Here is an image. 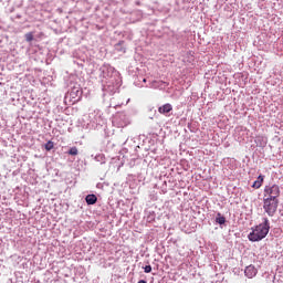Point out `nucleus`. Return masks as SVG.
Listing matches in <instances>:
<instances>
[{"label":"nucleus","instance_id":"f257e3e1","mask_svg":"<svg viewBox=\"0 0 283 283\" xmlns=\"http://www.w3.org/2000/svg\"><path fill=\"white\" fill-rule=\"evenodd\" d=\"M270 229L269 219H263V223L256 226L252 229V232L249 233L248 238L250 242H260V240H264V237L269 235Z\"/></svg>","mask_w":283,"mask_h":283},{"label":"nucleus","instance_id":"f03ea898","mask_svg":"<svg viewBox=\"0 0 283 283\" xmlns=\"http://www.w3.org/2000/svg\"><path fill=\"white\" fill-rule=\"evenodd\" d=\"M280 205L279 199L263 198V209L268 216L273 217L277 211Z\"/></svg>","mask_w":283,"mask_h":283},{"label":"nucleus","instance_id":"7ed1b4c3","mask_svg":"<svg viewBox=\"0 0 283 283\" xmlns=\"http://www.w3.org/2000/svg\"><path fill=\"white\" fill-rule=\"evenodd\" d=\"M263 198H271L272 200H277V198H280V186H265Z\"/></svg>","mask_w":283,"mask_h":283},{"label":"nucleus","instance_id":"20e7f679","mask_svg":"<svg viewBox=\"0 0 283 283\" xmlns=\"http://www.w3.org/2000/svg\"><path fill=\"white\" fill-rule=\"evenodd\" d=\"M244 274L247 277H249L250 280L255 277V275H258V269H255V266L253 265H249L245 268Z\"/></svg>","mask_w":283,"mask_h":283},{"label":"nucleus","instance_id":"39448f33","mask_svg":"<svg viewBox=\"0 0 283 283\" xmlns=\"http://www.w3.org/2000/svg\"><path fill=\"white\" fill-rule=\"evenodd\" d=\"M171 109H174V106H171V104H169V103L164 104L163 106L158 107L159 114H169V112H171Z\"/></svg>","mask_w":283,"mask_h":283},{"label":"nucleus","instance_id":"423d86ee","mask_svg":"<svg viewBox=\"0 0 283 283\" xmlns=\"http://www.w3.org/2000/svg\"><path fill=\"white\" fill-rule=\"evenodd\" d=\"M255 144H256V147H265L266 145V137L262 136V135H259L255 137Z\"/></svg>","mask_w":283,"mask_h":283},{"label":"nucleus","instance_id":"0eeeda50","mask_svg":"<svg viewBox=\"0 0 283 283\" xmlns=\"http://www.w3.org/2000/svg\"><path fill=\"white\" fill-rule=\"evenodd\" d=\"M85 200L87 205H96L98 198L96 197V195H88L86 196Z\"/></svg>","mask_w":283,"mask_h":283},{"label":"nucleus","instance_id":"6e6552de","mask_svg":"<svg viewBox=\"0 0 283 283\" xmlns=\"http://www.w3.org/2000/svg\"><path fill=\"white\" fill-rule=\"evenodd\" d=\"M44 149H46V151H52V149H54V142L49 140V142L44 145Z\"/></svg>","mask_w":283,"mask_h":283},{"label":"nucleus","instance_id":"1a4fd4ad","mask_svg":"<svg viewBox=\"0 0 283 283\" xmlns=\"http://www.w3.org/2000/svg\"><path fill=\"white\" fill-rule=\"evenodd\" d=\"M218 216H219V217H217L216 222H217L218 224H224V222H227V218L220 216V213H218Z\"/></svg>","mask_w":283,"mask_h":283},{"label":"nucleus","instance_id":"9d476101","mask_svg":"<svg viewBox=\"0 0 283 283\" xmlns=\"http://www.w3.org/2000/svg\"><path fill=\"white\" fill-rule=\"evenodd\" d=\"M69 154H70V156H78V148L72 147V148L69 150Z\"/></svg>","mask_w":283,"mask_h":283},{"label":"nucleus","instance_id":"9b49d317","mask_svg":"<svg viewBox=\"0 0 283 283\" xmlns=\"http://www.w3.org/2000/svg\"><path fill=\"white\" fill-rule=\"evenodd\" d=\"M24 36H25V41L30 42L34 40V34L32 32L27 33Z\"/></svg>","mask_w":283,"mask_h":283},{"label":"nucleus","instance_id":"f8f14e48","mask_svg":"<svg viewBox=\"0 0 283 283\" xmlns=\"http://www.w3.org/2000/svg\"><path fill=\"white\" fill-rule=\"evenodd\" d=\"M252 187H253L254 189H260V187H262V184H261L259 180H255V181L253 182Z\"/></svg>","mask_w":283,"mask_h":283},{"label":"nucleus","instance_id":"ddd939ff","mask_svg":"<svg viewBox=\"0 0 283 283\" xmlns=\"http://www.w3.org/2000/svg\"><path fill=\"white\" fill-rule=\"evenodd\" d=\"M151 271V265H146L145 268H144V272L145 273H149Z\"/></svg>","mask_w":283,"mask_h":283},{"label":"nucleus","instance_id":"4468645a","mask_svg":"<svg viewBox=\"0 0 283 283\" xmlns=\"http://www.w3.org/2000/svg\"><path fill=\"white\" fill-rule=\"evenodd\" d=\"M256 180H259V182L262 185L264 182V177L261 175L258 177Z\"/></svg>","mask_w":283,"mask_h":283},{"label":"nucleus","instance_id":"2eb2a0df","mask_svg":"<svg viewBox=\"0 0 283 283\" xmlns=\"http://www.w3.org/2000/svg\"><path fill=\"white\" fill-rule=\"evenodd\" d=\"M144 83H147V80H146V78H144Z\"/></svg>","mask_w":283,"mask_h":283}]
</instances>
